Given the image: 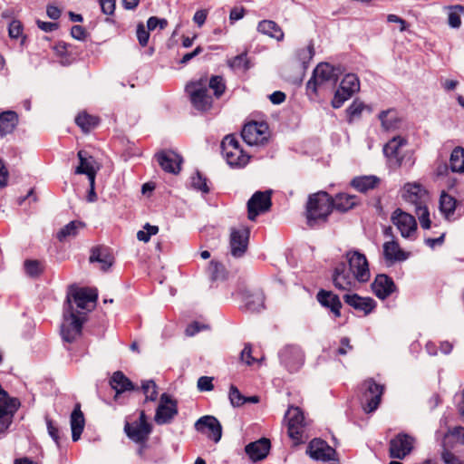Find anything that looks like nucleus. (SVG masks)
I'll list each match as a JSON object with an SVG mask.
<instances>
[{"label": "nucleus", "mask_w": 464, "mask_h": 464, "mask_svg": "<svg viewBox=\"0 0 464 464\" xmlns=\"http://www.w3.org/2000/svg\"><path fill=\"white\" fill-rule=\"evenodd\" d=\"M345 263L338 264L333 272V283L335 288L349 291L356 283H367L371 278L369 263L364 254L358 250H350L345 254Z\"/></svg>", "instance_id": "nucleus-1"}, {"label": "nucleus", "mask_w": 464, "mask_h": 464, "mask_svg": "<svg viewBox=\"0 0 464 464\" xmlns=\"http://www.w3.org/2000/svg\"><path fill=\"white\" fill-rule=\"evenodd\" d=\"M226 88V82L222 76L213 75L208 79L205 75L187 83L185 91L192 107L204 113L211 111L214 105V98L208 93V90L211 89L214 97L219 99L224 94Z\"/></svg>", "instance_id": "nucleus-2"}, {"label": "nucleus", "mask_w": 464, "mask_h": 464, "mask_svg": "<svg viewBox=\"0 0 464 464\" xmlns=\"http://www.w3.org/2000/svg\"><path fill=\"white\" fill-rule=\"evenodd\" d=\"M332 197L324 191H319L309 196L305 207L307 225L314 227L326 223L333 211Z\"/></svg>", "instance_id": "nucleus-3"}, {"label": "nucleus", "mask_w": 464, "mask_h": 464, "mask_svg": "<svg viewBox=\"0 0 464 464\" xmlns=\"http://www.w3.org/2000/svg\"><path fill=\"white\" fill-rule=\"evenodd\" d=\"M85 321V313L74 310L68 300V306L63 308V321L61 325V335L64 342L72 343L82 335V325Z\"/></svg>", "instance_id": "nucleus-4"}, {"label": "nucleus", "mask_w": 464, "mask_h": 464, "mask_svg": "<svg viewBox=\"0 0 464 464\" xmlns=\"http://www.w3.org/2000/svg\"><path fill=\"white\" fill-rule=\"evenodd\" d=\"M221 150L227 163L232 168H244L249 162L250 156L244 152L238 140L232 134L223 139Z\"/></svg>", "instance_id": "nucleus-5"}, {"label": "nucleus", "mask_w": 464, "mask_h": 464, "mask_svg": "<svg viewBox=\"0 0 464 464\" xmlns=\"http://www.w3.org/2000/svg\"><path fill=\"white\" fill-rule=\"evenodd\" d=\"M288 436L295 444L303 443L307 439V422L299 407L290 406L285 415Z\"/></svg>", "instance_id": "nucleus-6"}, {"label": "nucleus", "mask_w": 464, "mask_h": 464, "mask_svg": "<svg viewBox=\"0 0 464 464\" xmlns=\"http://www.w3.org/2000/svg\"><path fill=\"white\" fill-rule=\"evenodd\" d=\"M360 91V81L356 74L347 73L342 80L332 100V106L341 108L355 92Z\"/></svg>", "instance_id": "nucleus-7"}, {"label": "nucleus", "mask_w": 464, "mask_h": 464, "mask_svg": "<svg viewBox=\"0 0 464 464\" xmlns=\"http://www.w3.org/2000/svg\"><path fill=\"white\" fill-rule=\"evenodd\" d=\"M97 296V293L94 290L72 287L67 295L63 308L68 306V300L70 298L72 305L74 303L77 308L91 311L95 305Z\"/></svg>", "instance_id": "nucleus-8"}, {"label": "nucleus", "mask_w": 464, "mask_h": 464, "mask_svg": "<svg viewBox=\"0 0 464 464\" xmlns=\"http://www.w3.org/2000/svg\"><path fill=\"white\" fill-rule=\"evenodd\" d=\"M241 136L250 146L264 145L268 140V126L265 122H248L243 127Z\"/></svg>", "instance_id": "nucleus-9"}, {"label": "nucleus", "mask_w": 464, "mask_h": 464, "mask_svg": "<svg viewBox=\"0 0 464 464\" xmlns=\"http://www.w3.org/2000/svg\"><path fill=\"white\" fill-rule=\"evenodd\" d=\"M364 392L362 395L363 410L366 412H372L378 407L383 393V386L375 382L373 379H368L362 383Z\"/></svg>", "instance_id": "nucleus-10"}, {"label": "nucleus", "mask_w": 464, "mask_h": 464, "mask_svg": "<svg viewBox=\"0 0 464 464\" xmlns=\"http://www.w3.org/2000/svg\"><path fill=\"white\" fill-rule=\"evenodd\" d=\"M391 221L404 238H411L416 233L417 222L415 218L401 208H397L392 212Z\"/></svg>", "instance_id": "nucleus-11"}, {"label": "nucleus", "mask_w": 464, "mask_h": 464, "mask_svg": "<svg viewBox=\"0 0 464 464\" xmlns=\"http://www.w3.org/2000/svg\"><path fill=\"white\" fill-rule=\"evenodd\" d=\"M178 414L177 401L168 393H162L160 404L156 410L154 420L159 425L171 422Z\"/></svg>", "instance_id": "nucleus-12"}, {"label": "nucleus", "mask_w": 464, "mask_h": 464, "mask_svg": "<svg viewBox=\"0 0 464 464\" xmlns=\"http://www.w3.org/2000/svg\"><path fill=\"white\" fill-rule=\"evenodd\" d=\"M414 439L406 433H399L391 440L389 456L392 459H403L413 449Z\"/></svg>", "instance_id": "nucleus-13"}, {"label": "nucleus", "mask_w": 464, "mask_h": 464, "mask_svg": "<svg viewBox=\"0 0 464 464\" xmlns=\"http://www.w3.org/2000/svg\"><path fill=\"white\" fill-rule=\"evenodd\" d=\"M334 67L327 63H319L314 70L313 76L306 83L307 92L317 94L318 87L326 82L334 80Z\"/></svg>", "instance_id": "nucleus-14"}, {"label": "nucleus", "mask_w": 464, "mask_h": 464, "mask_svg": "<svg viewBox=\"0 0 464 464\" xmlns=\"http://www.w3.org/2000/svg\"><path fill=\"white\" fill-rule=\"evenodd\" d=\"M271 205L270 191L255 192L247 202L248 218L250 220H255L258 215L268 211Z\"/></svg>", "instance_id": "nucleus-15"}, {"label": "nucleus", "mask_w": 464, "mask_h": 464, "mask_svg": "<svg viewBox=\"0 0 464 464\" xmlns=\"http://www.w3.org/2000/svg\"><path fill=\"white\" fill-rule=\"evenodd\" d=\"M249 234V229L244 226L231 228L229 245L230 253L234 257H241L246 252Z\"/></svg>", "instance_id": "nucleus-16"}, {"label": "nucleus", "mask_w": 464, "mask_h": 464, "mask_svg": "<svg viewBox=\"0 0 464 464\" xmlns=\"http://www.w3.org/2000/svg\"><path fill=\"white\" fill-rule=\"evenodd\" d=\"M280 360L290 372H294L303 366L304 355L299 346L288 345L280 352Z\"/></svg>", "instance_id": "nucleus-17"}, {"label": "nucleus", "mask_w": 464, "mask_h": 464, "mask_svg": "<svg viewBox=\"0 0 464 464\" xmlns=\"http://www.w3.org/2000/svg\"><path fill=\"white\" fill-rule=\"evenodd\" d=\"M195 429L201 433H207L214 442H218L222 437V426L219 420L211 415L199 418L195 423Z\"/></svg>", "instance_id": "nucleus-18"}, {"label": "nucleus", "mask_w": 464, "mask_h": 464, "mask_svg": "<svg viewBox=\"0 0 464 464\" xmlns=\"http://www.w3.org/2000/svg\"><path fill=\"white\" fill-rule=\"evenodd\" d=\"M307 452L315 460L329 461L334 459L335 450L321 439H314L310 441Z\"/></svg>", "instance_id": "nucleus-19"}, {"label": "nucleus", "mask_w": 464, "mask_h": 464, "mask_svg": "<svg viewBox=\"0 0 464 464\" xmlns=\"http://www.w3.org/2000/svg\"><path fill=\"white\" fill-rule=\"evenodd\" d=\"M372 293L381 300H384L396 291V285L392 277L385 274L375 276L371 285Z\"/></svg>", "instance_id": "nucleus-20"}, {"label": "nucleus", "mask_w": 464, "mask_h": 464, "mask_svg": "<svg viewBox=\"0 0 464 464\" xmlns=\"http://www.w3.org/2000/svg\"><path fill=\"white\" fill-rule=\"evenodd\" d=\"M156 159L161 169L169 173L178 174L180 171L182 159L174 151H160L156 154Z\"/></svg>", "instance_id": "nucleus-21"}, {"label": "nucleus", "mask_w": 464, "mask_h": 464, "mask_svg": "<svg viewBox=\"0 0 464 464\" xmlns=\"http://www.w3.org/2000/svg\"><path fill=\"white\" fill-rule=\"evenodd\" d=\"M89 261L91 263H100L101 269L102 271H107L113 265L114 256L110 247L99 245L92 247Z\"/></svg>", "instance_id": "nucleus-22"}, {"label": "nucleus", "mask_w": 464, "mask_h": 464, "mask_svg": "<svg viewBox=\"0 0 464 464\" xmlns=\"http://www.w3.org/2000/svg\"><path fill=\"white\" fill-rule=\"evenodd\" d=\"M344 302L364 315L371 314L376 307V302L372 297H362L357 294H346L343 295Z\"/></svg>", "instance_id": "nucleus-23"}, {"label": "nucleus", "mask_w": 464, "mask_h": 464, "mask_svg": "<svg viewBox=\"0 0 464 464\" xmlns=\"http://www.w3.org/2000/svg\"><path fill=\"white\" fill-rule=\"evenodd\" d=\"M403 198L405 201L410 202L418 207V205L426 204L428 197L427 190L418 183H407L403 187Z\"/></svg>", "instance_id": "nucleus-24"}, {"label": "nucleus", "mask_w": 464, "mask_h": 464, "mask_svg": "<svg viewBox=\"0 0 464 464\" xmlns=\"http://www.w3.org/2000/svg\"><path fill=\"white\" fill-rule=\"evenodd\" d=\"M270 447V440L262 438L247 444L245 448V451L252 461L256 462L264 459L268 455Z\"/></svg>", "instance_id": "nucleus-25"}, {"label": "nucleus", "mask_w": 464, "mask_h": 464, "mask_svg": "<svg viewBox=\"0 0 464 464\" xmlns=\"http://www.w3.org/2000/svg\"><path fill=\"white\" fill-rule=\"evenodd\" d=\"M316 300L322 306L330 309L335 318L341 316L342 303L337 295L332 291L321 289L316 295Z\"/></svg>", "instance_id": "nucleus-26"}, {"label": "nucleus", "mask_w": 464, "mask_h": 464, "mask_svg": "<svg viewBox=\"0 0 464 464\" xmlns=\"http://www.w3.org/2000/svg\"><path fill=\"white\" fill-rule=\"evenodd\" d=\"M406 140L401 136L393 137L383 148L384 155L391 162L398 167L401 165L402 158L401 156V148L405 146Z\"/></svg>", "instance_id": "nucleus-27"}, {"label": "nucleus", "mask_w": 464, "mask_h": 464, "mask_svg": "<svg viewBox=\"0 0 464 464\" xmlns=\"http://www.w3.org/2000/svg\"><path fill=\"white\" fill-rule=\"evenodd\" d=\"M382 248L384 259L391 264L405 261L409 257V253L401 248L397 240L392 239L385 242Z\"/></svg>", "instance_id": "nucleus-28"}, {"label": "nucleus", "mask_w": 464, "mask_h": 464, "mask_svg": "<svg viewBox=\"0 0 464 464\" xmlns=\"http://www.w3.org/2000/svg\"><path fill=\"white\" fill-rule=\"evenodd\" d=\"M127 436L137 443H144L151 432L150 424H139L127 422L124 427Z\"/></svg>", "instance_id": "nucleus-29"}, {"label": "nucleus", "mask_w": 464, "mask_h": 464, "mask_svg": "<svg viewBox=\"0 0 464 464\" xmlns=\"http://www.w3.org/2000/svg\"><path fill=\"white\" fill-rule=\"evenodd\" d=\"M19 123L16 111L8 110L0 113V137L4 138L14 131Z\"/></svg>", "instance_id": "nucleus-30"}, {"label": "nucleus", "mask_w": 464, "mask_h": 464, "mask_svg": "<svg viewBox=\"0 0 464 464\" xmlns=\"http://www.w3.org/2000/svg\"><path fill=\"white\" fill-rule=\"evenodd\" d=\"M242 300L246 309L251 312H259L264 308L265 295L260 290H244L242 292Z\"/></svg>", "instance_id": "nucleus-31"}, {"label": "nucleus", "mask_w": 464, "mask_h": 464, "mask_svg": "<svg viewBox=\"0 0 464 464\" xmlns=\"http://www.w3.org/2000/svg\"><path fill=\"white\" fill-rule=\"evenodd\" d=\"M80 164L75 169L76 174H85L89 181H92L96 177V170L93 167L94 160L92 157H87V152L79 150L77 153Z\"/></svg>", "instance_id": "nucleus-32"}, {"label": "nucleus", "mask_w": 464, "mask_h": 464, "mask_svg": "<svg viewBox=\"0 0 464 464\" xmlns=\"http://www.w3.org/2000/svg\"><path fill=\"white\" fill-rule=\"evenodd\" d=\"M110 385L116 392V397L124 392L136 389L132 382L121 371H117L112 374L110 379Z\"/></svg>", "instance_id": "nucleus-33"}, {"label": "nucleus", "mask_w": 464, "mask_h": 464, "mask_svg": "<svg viewBox=\"0 0 464 464\" xmlns=\"http://www.w3.org/2000/svg\"><path fill=\"white\" fill-rule=\"evenodd\" d=\"M458 204L459 202L454 197L445 191L441 192L440 196V211L447 220L451 221L455 219L454 214Z\"/></svg>", "instance_id": "nucleus-34"}, {"label": "nucleus", "mask_w": 464, "mask_h": 464, "mask_svg": "<svg viewBox=\"0 0 464 464\" xmlns=\"http://www.w3.org/2000/svg\"><path fill=\"white\" fill-rule=\"evenodd\" d=\"M70 423L72 430V439L73 441H77L80 440L85 425L84 416L79 404L75 406L71 414Z\"/></svg>", "instance_id": "nucleus-35"}, {"label": "nucleus", "mask_w": 464, "mask_h": 464, "mask_svg": "<svg viewBox=\"0 0 464 464\" xmlns=\"http://www.w3.org/2000/svg\"><path fill=\"white\" fill-rule=\"evenodd\" d=\"M333 209H336L341 212H346L353 208L358 204V199L355 195H350L347 193H339L335 197L332 198Z\"/></svg>", "instance_id": "nucleus-36"}, {"label": "nucleus", "mask_w": 464, "mask_h": 464, "mask_svg": "<svg viewBox=\"0 0 464 464\" xmlns=\"http://www.w3.org/2000/svg\"><path fill=\"white\" fill-rule=\"evenodd\" d=\"M257 31L263 34L268 35L277 41L284 39V32L281 27L272 20H263L258 23Z\"/></svg>", "instance_id": "nucleus-37"}, {"label": "nucleus", "mask_w": 464, "mask_h": 464, "mask_svg": "<svg viewBox=\"0 0 464 464\" xmlns=\"http://www.w3.org/2000/svg\"><path fill=\"white\" fill-rule=\"evenodd\" d=\"M380 179L375 176H362L354 178L351 185L360 192H367L370 189H373L379 184Z\"/></svg>", "instance_id": "nucleus-38"}, {"label": "nucleus", "mask_w": 464, "mask_h": 464, "mask_svg": "<svg viewBox=\"0 0 464 464\" xmlns=\"http://www.w3.org/2000/svg\"><path fill=\"white\" fill-rule=\"evenodd\" d=\"M379 119L385 130H394L401 125V120L394 110L383 111L380 113Z\"/></svg>", "instance_id": "nucleus-39"}, {"label": "nucleus", "mask_w": 464, "mask_h": 464, "mask_svg": "<svg viewBox=\"0 0 464 464\" xmlns=\"http://www.w3.org/2000/svg\"><path fill=\"white\" fill-rule=\"evenodd\" d=\"M85 227V224L79 220H72L57 233V239L59 241H64L68 237H74L78 235L80 229H82Z\"/></svg>", "instance_id": "nucleus-40"}, {"label": "nucleus", "mask_w": 464, "mask_h": 464, "mask_svg": "<svg viewBox=\"0 0 464 464\" xmlns=\"http://www.w3.org/2000/svg\"><path fill=\"white\" fill-rule=\"evenodd\" d=\"M75 122L83 132L87 133L98 126L100 120L96 116L88 114L86 112H81L75 118Z\"/></svg>", "instance_id": "nucleus-41"}, {"label": "nucleus", "mask_w": 464, "mask_h": 464, "mask_svg": "<svg viewBox=\"0 0 464 464\" xmlns=\"http://www.w3.org/2000/svg\"><path fill=\"white\" fill-rule=\"evenodd\" d=\"M450 167L453 172H464V149L456 147L450 159Z\"/></svg>", "instance_id": "nucleus-42"}, {"label": "nucleus", "mask_w": 464, "mask_h": 464, "mask_svg": "<svg viewBox=\"0 0 464 464\" xmlns=\"http://www.w3.org/2000/svg\"><path fill=\"white\" fill-rule=\"evenodd\" d=\"M448 13V24L451 28H459L461 25V14H464V5H455L446 7Z\"/></svg>", "instance_id": "nucleus-43"}, {"label": "nucleus", "mask_w": 464, "mask_h": 464, "mask_svg": "<svg viewBox=\"0 0 464 464\" xmlns=\"http://www.w3.org/2000/svg\"><path fill=\"white\" fill-rule=\"evenodd\" d=\"M364 108V103L362 101L355 99L352 102V104L346 109L348 121L351 123L355 119L360 118Z\"/></svg>", "instance_id": "nucleus-44"}, {"label": "nucleus", "mask_w": 464, "mask_h": 464, "mask_svg": "<svg viewBox=\"0 0 464 464\" xmlns=\"http://www.w3.org/2000/svg\"><path fill=\"white\" fill-rule=\"evenodd\" d=\"M208 273L212 280H219L225 278L226 269L221 263L212 260L208 267Z\"/></svg>", "instance_id": "nucleus-45"}, {"label": "nucleus", "mask_w": 464, "mask_h": 464, "mask_svg": "<svg viewBox=\"0 0 464 464\" xmlns=\"http://www.w3.org/2000/svg\"><path fill=\"white\" fill-rule=\"evenodd\" d=\"M146 401H155L158 398V387L154 381H144L141 385Z\"/></svg>", "instance_id": "nucleus-46"}, {"label": "nucleus", "mask_w": 464, "mask_h": 464, "mask_svg": "<svg viewBox=\"0 0 464 464\" xmlns=\"http://www.w3.org/2000/svg\"><path fill=\"white\" fill-rule=\"evenodd\" d=\"M191 186L202 193H208L209 187L208 186V179L202 176L199 171H197L194 176L191 177Z\"/></svg>", "instance_id": "nucleus-47"}, {"label": "nucleus", "mask_w": 464, "mask_h": 464, "mask_svg": "<svg viewBox=\"0 0 464 464\" xmlns=\"http://www.w3.org/2000/svg\"><path fill=\"white\" fill-rule=\"evenodd\" d=\"M24 266L26 275L31 277H37L43 273L42 263L38 260H25Z\"/></svg>", "instance_id": "nucleus-48"}, {"label": "nucleus", "mask_w": 464, "mask_h": 464, "mask_svg": "<svg viewBox=\"0 0 464 464\" xmlns=\"http://www.w3.org/2000/svg\"><path fill=\"white\" fill-rule=\"evenodd\" d=\"M228 396L234 407H240L246 402V397L243 396L239 390L234 385L230 386Z\"/></svg>", "instance_id": "nucleus-49"}, {"label": "nucleus", "mask_w": 464, "mask_h": 464, "mask_svg": "<svg viewBox=\"0 0 464 464\" xmlns=\"http://www.w3.org/2000/svg\"><path fill=\"white\" fill-rule=\"evenodd\" d=\"M143 228L144 230L138 231L137 238L145 243L150 239L151 236L156 235L159 232V227L157 226H152L149 223H147Z\"/></svg>", "instance_id": "nucleus-50"}, {"label": "nucleus", "mask_w": 464, "mask_h": 464, "mask_svg": "<svg viewBox=\"0 0 464 464\" xmlns=\"http://www.w3.org/2000/svg\"><path fill=\"white\" fill-rule=\"evenodd\" d=\"M297 59L303 64L307 63L314 56V45L310 44L304 48H301L296 53Z\"/></svg>", "instance_id": "nucleus-51"}, {"label": "nucleus", "mask_w": 464, "mask_h": 464, "mask_svg": "<svg viewBox=\"0 0 464 464\" xmlns=\"http://www.w3.org/2000/svg\"><path fill=\"white\" fill-rule=\"evenodd\" d=\"M229 66L233 69H248V60L246 53H241L229 61Z\"/></svg>", "instance_id": "nucleus-52"}, {"label": "nucleus", "mask_w": 464, "mask_h": 464, "mask_svg": "<svg viewBox=\"0 0 464 464\" xmlns=\"http://www.w3.org/2000/svg\"><path fill=\"white\" fill-rule=\"evenodd\" d=\"M137 38L139 41V44L144 47L148 44L149 39H150V33L149 30L145 29V26L143 24H139L137 25Z\"/></svg>", "instance_id": "nucleus-53"}, {"label": "nucleus", "mask_w": 464, "mask_h": 464, "mask_svg": "<svg viewBox=\"0 0 464 464\" xmlns=\"http://www.w3.org/2000/svg\"><path fill=\"white\" fill-rule=\"evenodd\" d=\"M46 425L48 433L51 438L55 441V443L59 446L60 443V430L55 422L52 420L46 418Z\"/></svg>", "instance_id": "nucleus-54"}, {"label": "nucleus", "mask_w": 464, "mask_h": 464, "mask_svg": "<svg viewBox=\"0 0 464 464\" xmlns=\"http://www.w3.org/2000/svg\"><path fill=\"white\" fill-rule=\"evenodd\" d=\"M441 459L444 464H464V460L448 450L441 452Z\"/></svg>", "instance_id": "nucleus-55"}, {"label": "nucleus", "mask_w": 464, "mask_h": 464, "mask_svg": "<svg viewBox=\"0 0 464 464\" xmlns=\"http://www.w3.org/2000/svg\"><path fill=\"white\" fill-rule=\"evenodd\" d=\"M23 33V25L18 20H13L8 28V34L10 38L17 39Z\"/></svg>", "instance_id": "nucleus-56"}, {"label": "nucleus", "mask_w": 464, "mask_h": 464, "mask_svg": "<svg viewBox=\"0 0 464 464\" xmlns=\"http://www.w3.org/2000/svg\"><path fill=\"white\" fill-rule=\"evenodd\" d=\"M198 389L200 392H209L214 389L213 378L208 376H201L198 380Z\"/></svg>", "instance_id": "nucleus-57"}, {"label": "nucleus", "mask_w": 464, "mask_h": 464, "mask_svg": "<svg viewBox=\"0 0 464 464\" xmlns=\"http://www.w3.org/2000/svg\"><path fill=\"white\" fill-rule=\"evenodd\" d=\"M240 360L247 365H251L256 361V358L252 356V346L250 343L245 344V347L240 353Z\"/></svg>", "instance_id": "nucleus-58"}, {"label": "nucleus", "mask_w": 464, "mask_h": 464, "mask_svg": "<svg viewBox=\"0 0 464 464\" xmlns=\"http://www.w3.org/2000/svg\"><path fill=\"white\" fill-rule=\"evenodd\" d=\"M102 12L105 14H113L115 11V0H98Z\"/></svg>", "instance_id": "nucleus-59"}, {"label": "nucleus", "mask_w": 464, "mask_h": 464, "mask_svg": "<svg viewBox=\"0 0 464 464\" xmlns=\"http://www.w3.org/2000/svg\"><path fill=\"white\" fill-rule=\"evenodd\" d=\"M353 350V346L350 344V339L348 337H343L340 341V347L337 349L336 353L338 355H346L349 351Z\"/></svg>", "instance_id": "nucleus-60"}, {"label": "nucleus", "mask_w": 464, "mask_h": 464, "mask_svg": "<svg viewBox=\"0 0 464 464\" xmlns=\"http://www.w3.org/2000/svg\"><path fill=\"white\" fill-rule=\"evenodd\" d=\"M71 35L76 40H84L86 38V30L81 25H73L71 29Z\"/></svg>", "instance_id": "nucleus-61"}, {"label": "nucleus", "mask_w": 464, "mask_h": 464, "mask_svg": "<svg viewBox=\"0 0 464 464\" xmlns=\"http://www.w3.org/2000/svg\"><path fill=\"white\" fill-rule=\"evenodd\" d=\"M415 213L419 218L420 223L421 222V220L423 221L425 219H430V212L426 204L418 205V207L415 208Z\"/></svg>", "instance_id": "nucleus-62"}, {"label": "nucleus", "mask_w": 464, "mask_h": 464, "mask_svg": "<svg viewBox=\"0 0 464 464\" xmlns=\"http://www.w3.org/2000/svg\"><path fill=\"white\" fill-rule=\"evenodd\" d=\"M203 52L201 46H198L194 51L185 53L179 61L180 64H187L190 60Z\"/></svg>", "instance_id": "nucleus-63"}, {"label": "nucleus", "mask_w": 464, "mask_h": 464, "mask_svg": "<svg viewBox=\"0 0 464 464\" xmlns=\"http://www.w3.org/2000/svg\"><path fill=\"white\" fill-rule=\"evenodd\" d=\"M245 15V9L243 7H234L229 14L230 21L236 22L242 19Z\"/></svg>", "instance_id": "nucleus-64"}]
</instances>
